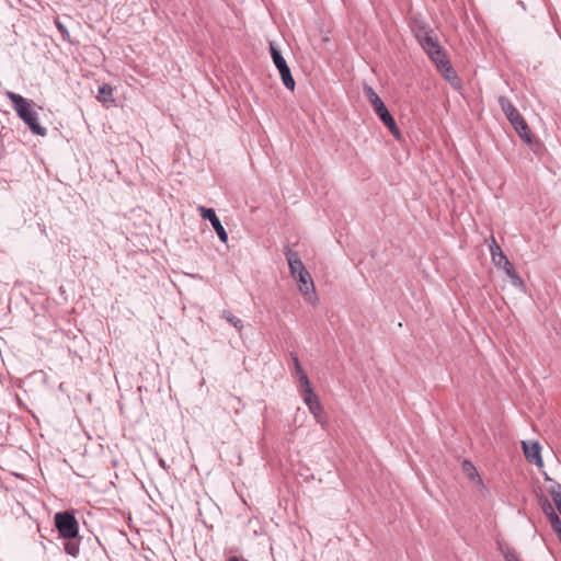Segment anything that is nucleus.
I'll return each instance as SVG.
<instances>
[{
    "instance_id": "c756f323",
    "label": "nucleus",
    "mask_w": 561,
    "mask_h": 561,
    "mask_svg": "<svg viewBox=\"0 0 561 561\" xmlns=\"http://www.w3.org/2000/svg\"><path fill=\"white\" fill-rule=\"evenodd\" d=\"M557 537H558L559 541L561 542V531H559V534H557Z\"/></svg>"
},
{
    "instance_id": "7c9ffc66",
    "label": "nucleus",
    "mask_w": 561,
    "mask_h": 561,
    "mask_svg": "<svg viewBox=\"0 0 561 561\" xmlns=\"http://www.w3.org/2000/svg\"><path fill=\"white\" fill-rule=\"evenodd\" d=\"M160 465H161L162 467H164V461H163V460H160Z\"/></svg>"
},
{
    "instance_id": "f8f14e48",
    "label": "nucleus",
    "mask_w": 561,
    "mask_h": 561,
    "mask_svg": "<svg viewBox=\"0 0 561 561\" xmlns=\"http://www.w3.org/2000/svg\"><path fill=\"white\" fill-rule=\"evenodd\" d=\"M514 129L526 144L533 142V134L525 119L518 121L517 124L514 125Z\"/></svg>"
},
{
    "instance_id": "6e6552de",
    "label": "nucleus",
    "mask_w": 561,
    "mask_h": 561,
    "mask_svg": "<svg viewBox=\"0 0 561 561\" xmlns=\"http://www.w3.org/2000/svg\"><path fill=\"white\" fill-rule=\"evenodd\" d=\"M523 451L526 459L536 466L542 467V458L540 455V445L537 442H522Z\"/></svg>"
},
{
    "instance_id": "423d86ee",
    "label": "nucleus",
    "mask_w": 561,
    "mask_h": 561,
    "mask_svg": "<svg viewBox=\"0 0 561 561\" xmlns=\"http://www.w3.org/2000/svg\"><path fill=\"white\" fill-rule=\"evenodd\" d=\"M197 210L199 211L201 216L204 219H207L210 221L214 230L216 231L219 240L224 243H227L228 241V233L224 226L221 225L220 220L218 219L215 210L213 208H206L204 206H198Z\"/></svg>"
},
{
    "instance_id": "4be33fe9",
    "label": "nucleus",
    "mask_w": 561,
    "mask_h": 561,
    "mask_svg": "<svg viewBox=\"0 0 561 561\" xmlns=\"http://www.w3.org/2000/svg\"><path fill=\"white\" fill-rule=\"evenodd\" d=\"M304 401L307 404L308 409H310L314 404L320 403L318 396L313 392V389L311 390V392H304Z\"/></svg>"
},
{
    "instance_id": "f3484780",
    "label": "nucleus",
    "mask_w": 561,
    "mask_h": 561,
    "mask_svg": "<svg viewBox=\"0 0 561 561\" xmlns=\"http://www.w3.org/2000/svg\"><path fill=\"white\" fill-rule=\"evenodd\" d=\"M499 549L505 561H520L516 551L512 547L507 545H500Z\"/></svg>"
},
{
    "instance_id": "bb28decb",
    "label": "nucleus",
    "mask_w": 561,
    "mask_h": 561,
    "mask_svg": "<svg viewBox=\"0 0 561 561\" xmlns=\"http://www.w3.org/2000/svg\"><path fill=\"white\" fill-rule=\"evenodd\" d=\"M506 118L513 126L516 125L518 121L524 119L523 116L519 114L518 110L512 112V114H508Z\"/></svg>"
},
{
    "instance_id": "f257e3e1",
    "label": "nucleus",
    "mask_w": 561,
    "mask_h": 561,
    "mask_svg": "<svg viewBox=\"0 0 561 561\" xmlns=\"http://www.w3.org/2000/svg\"><path fill=\"white\" fill-rule=\"evenodd\" d=\"M5 96L12 102L14 111L34 135H46V128L39 125L37 113L32 110V105L28 100L12 91H7Z\"/></svg>"
},
{
    "instance_id": "2eb2a0df",
    "label": "nucleus",
    "mask_w": 561,
    "mask_h": 561,
    "mask_svg": "<svg viewBox=\"0 0 561 561\" xmlns=\"http://www.w3.org/2000/svg\"><path fill=\"white\" fill-rule=\"evenodd\" d=\"M549 493L558 512L561 514V484L553 483L549 490Z\"/></svg>"
},
{
    "instance_id": "dca6fc26",
    "label": "nucleus",
    "mask_w": 561,
    "mask_h": 561,
    "mask_svg": "<svg viewBox=\"0 0 561 561\" xmlns=\"http://www.w3.org/2000/svg\"><path fill=\"white\" fill-rule=\"evenodd\" d=\"M222 318L229 322L237 331L241 332L243 329V322L241 319L234 317L230 311L224 310Z\"/></svg>"
},
{
    "instance_id": "4468645a",
    "label": "nucleus",
    "mask_w": 561,
    "mask_h": 561,
    "mask_svg": "<svg viewBox=\"0 0 561 561\" xmlns=\"http://www.w3.org/2000/svg\"><path fill=\"white\" fill-rule=\"evenodd\" d=\"M503 270L505 271L506 275L511 278L512 284L515 287L522 288L524 286L522 278L517 275L511 262L510 265H505Z\"/></svg>"
},
{
    "instance_id": "0eeeda50",
    "label": "nucleus",
    "mask_w": 561,
    "mask_h": 561,
    "mask_svg": "<svg viewBox=\"0 0 561 561\" xmlns=\"http://www.w3.org/2000/svg\"><path fill=\"white\" fill-rule=\"evenodd\" d=\"M374 111L379 116L381 122L389 128L390 133L394 136V138L400 140L401 133L393 117L390 115L388 108L386 107L385 103L382 102L378 105H375Z\"/></svg>"
},
{
    "instance_id": "9b49d317",
    "label": "nucleus",
    "mask_w": 561,
    "mask_h": 561,
    "mask_svg": "<svg viewBox=\"0 0 561 561\" xmlns=\"http://www.w3.org/2000/svg\"><path fill=\"white\" fill-rule=\"evenodd\" d=\"M490 251H491L492 261L495 266L503 268L505 265H510L508 259L503 253L501 247L495 242L494 238H492V243L490 244Z\"/></svg>"
},
{
    "instance_id": "aec40b11",
    "label": "nucleus",
    "mask_w": 561,
    "mask_h": 561,
    "mask_svg": "<svg viewBox=\"0 0 561 561\" xmlns=\"http://www.w3.org/2000/svg\"><path fill=\"white\" fill-rule=\"evenodd\" d=\"M499 104L501 106V110L503 111V113L505 114V116H507L508 114H512V112L516 111L517 108L512 104V102L505 98V96H500L499 98Z\"/></svg>"
},
{
    "instance_id": "a878e982",
    "label": "nucleus",
    "mask_w": 561,
    "mask_h": 561,
    "mask_svg": "<svg viewBox=\"0 0 561 561\" xmlns=\"http://www.w3.org/2000/svg\"><path fill=\"white\" fill-rule=\"evenodd\" d=\"M541 508H542L543 513L546 514L547 518H550V516H552L553 514H557L548 500H543L541 502Z\"/></svg>"
},
{
    "instance_id": "7ed1b4c3",
    "label": "nucleus",
    "mask_w": 561,
    "mask_h": 561,
    "mask_svg": "<svg viewBox=\"0 0 561 561\" xmlns=\"http://www.w3.org/2000/svg\"><path fill=\"white\" fill-rule=\"evenodd\" d=\"M55 526L60 537L65 539H75L79 534V524L72 513L58 512L54 517Z\"/></svg>"
},
{
    "instance_id": "6ab92c4d",
    "label": "nucleus",
    "mask_w": 561,
    "mask_h": 561,
    "mask_svg": "<svg viewBox=\"0 0 561 561\" xmlns=\"http://www.w3.org/2000/svg\"><path fill=\"white\" fill-rule=\"evenodd\" d=\"M65 551L67 554L71 557H77L80 550L79 541H76L73 539H68V541L65 543Z\"/></svg>"
},
{
    "instance_id": "412c9836",
    "label": "nucleus",
    "mask_w": 561,
    "mask_h": 561,
    "mask_svg": "<svg viewBox=\"0 0 561 561\" xmlns=\"http://www.w3.org/2000/svg\"><path fill=\"white\" fill-rule=\"evenodd\" d=\"M112 93H113L112 87L108 84H103L99 88L98 100L100 102H106L112 96Z\"/></svg>"
},
{
    "instance_id": "5701e85b",
    "label": "nucleus",
    "mask_w": 561,
    "mask_h": 561,
    "mask_svg": "<svg viewBox=\"0 0 561 561\" xmlns=\"http://www.w3.org/2000/svg\"><path fill=\"white\" fill-rule=\"evenodd\" d=\"M299 383L302 388V392H311L312 387L306 373H301V376L299 377Z\"/></svg>"
},
{
    "instance_id": "f03ea898",
    "label": "nucleus",
    "mask_w": 561,
    "mask_h": 561,
    "mask_svg": "<svg viewBox=\"0 0 561 561\" xmlns=\"http://www.w3.org/2000/svg\"><path fill=\"white\" fill-rule=\"evenodd\" d=\"M415 36L426 55L435 65L442 62V60L446 58V55L444 54L433 31L421 26L415 30Z\"/></svg>"
},
{
    "instance_id": "9d476101",
    "label": "nucleus",
    "mask_w": 561,
    "mask_h": 561,
    "mask_svg": "<svg viewBox=\"0 0 561 561\" xmlns=\"http://www.w3.org/2000/svg\"><path fill=\"white\" fill-rule=\"evenodd\" d=\"M437 69L442 72L444 78L454 87L458 88L460 85V80L453 69L449 60L445 58L442 62L436 64Z\"/></svg>"
},
{
    "instance_id": "20e7f679",
    "label": "nucleus",
    "mask_w": 561,
    "mask_h": 561,
    "mask_svg": "<svg viewBox=\"0 0 561 561\" xmlns=\"http://www.w3.org/2000/svg\"><path fill=\"white\" fill-rule=\"evenodd\" d=\"M270 50H271V55H272L274 65L279 71V75H280L284 85L288 90L294 91L295 80L291 76L290 69H289L285 58L282 56L280 51L276 48V46L272 42L270 43Z\"/></svg>"
},
{
    "instance_id": "cd10ccee",
    "label": "nucleus",
    "mask_w": 561,
    "mask_h": 561,
    "mask_svg": "<svg viewBox=\"0 0 561 561\" xmlns=\"http://www.w3.org/2000/svg\"><path fill=\"white\" fill-rule=\"evenodd\" d=\"M294 364H295L296 374L300 377L301 373H305V370L302 369L297 356H294Z\"/></svg>"
},
{
    "instance_id": "c85d7f7f",
    "label": "nucleus",
    "mask_w": 561,
    "mask_h": 561,
    "mask_svg": "<svg viewBox=\"0 0 561 561\" xmlns=\"http://www.w3.org/2000/svg\"><path fill=\"white\" fill-rule=\"evenodd\" d=\"M227 561H248V560L242 557L231 556L227 559Z\"/></svg>"
},
{
    "instance_id": "393cba45",
    "label": "nucleus",
    "mask_w": 561,
    "mask_h": 561,
    "mask_svg": "<svg viewBox=\"0 0 561 561\" xmlns=\"http://www.w3.org/2000/svg\"><path fill=\"white\" fill-rule=\"evenodd\" d=\"M463 470L468 473L470 479H474L478 476V472L473 465L470 461H463Z\"/></svg>"
},
{
    "instance_id": "ddd939ff",
    "label": "nucleus",
    "mask_w": 561,
    "mask_h": 561,
    "mask_svg": "<svg viewBox=\"0 0 561 561\" xmlns=\"http://www.w3.org/2000/svg\"><path fill=\"white\" fill-rule=\"evenodd\" d=\"M309 411L320 425L324 426L328 423V416L321 403L314 404Z\"/></svg>"
},
{
    "instance_id": "a211bd4d",
    "label": "nucleus",
    "mask_w": 561,
    "mask_h": 561,
    "mask_svg": "<svg viewBox=\"0 0 561 561\" xmlns=\"http://www.w3.org/2000/svg\"><path fill=\"white\" fill-rule=\"evenodd\" d=\"M364 93L367 96V99L370 102L373 107L375 105L382 103V100L379 98V95L375 92V90L371 87L364 85Z\"/></svg>"
},
{
    "instance_id": "1a4fd4ad",
    "label": "nucleus",
    "mask_w": 561,
    "mask_h": 561,
    "mask_svg": "<svg viewBox=\"0 0 561 561\" xmlns=\"http://www.w3.org/2000/svg\"><path fill=\"white\" fill-rule=\"evenodd\" d=\"M286 259L288 261L290 275L293 278L299 276L304 271H307L302 261L299 259L298 254L294 252L291 249H286Z\"/></svg>"
},
{
    "instance_id": "39448f33",
    "label": "nucleus",
    "mask_w": 561,
    "mask_h": 561,
    "mask_svg": "<svg viewBox=\"0 0 561 561\" xmlns=\"http://www.w3.org/2000/svg\"><path fill=\"white\" fill-rule=\"evenodd\" d=\"M295 279L299 283V291L304 296L305 300L314 306L318 301V296L310 273L308 271H304Z\"/></svg>"
},
{
    "instance_id": "b1692460",
    "label": "nucleus",
    "mask_w": 561,
    "mask_h": 561,
    "mask_svg": "<svg viewBox=\"0 0 561 561\" xmlns=\"http://www.w3.org/2000/svg\"><path fill=\"white\" fill-rule=\"evenodd\" d=\"M548 520L556 535L559 534V531H561V519L559 518L558 514H553L550 516V518H548Z\"/></svg>"
}]
</instances>
